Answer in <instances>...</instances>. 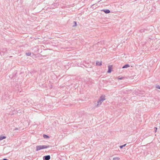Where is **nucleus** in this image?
<instances>
[{"label":"nucleus","instance_id":"nucleus-12","mask_svg":"<svg viewBox=\"0 0 160 160\" xmlns=\"http://www.w3.org/2000/svg\"><path fill=\"white\" fill-rule=\"evenodd\" d=\"M6 138V137L4 136H3V137H0V140H1L4 139H5Z\"/></svg>","mask_w":160,"mask_h":160},{"label":"nucleus","instance_id":"nucleus-1","mask_svg":"<svg viewBox=\"0 0 160 160\" xmlns=\"http://www.w3.org/2000/svg\"><path fill=\"white\" fill-rule=\"evenodd\" d=\"M49 147L48 146H45V145H39L37 146L36 147V151H38L41 149H46L48 148Z\"/></svg>","mask_w":160,"mask_h":160},{"label":"nucleus","instance_id":"nucleus-4","mask_svg":"<svg viewBox=\"0 0 160 160\" xmlns=\"http://www.w3.org/2000/svg\"><path fill=\"white\" fill-rule=\"evenodd\" d=\"M108 73H110L111 72V71H112V66H108Z\"/></svg>","mask_w":160,"mask_h":160},{"label":"nucleus","instance_id":"nucleus-2","mask_svg":"<svg viewBox=\"0 0 160 160\" xmlns=\"http://www.w3.org/2000/svg\"><path fill=\"white\" fill-rule=\"evenodd\" d=\"M96 65L100 66L102 65L101 61H97L96 62Z\"/></svg>","mask_w":160,"mask_h":160},{"label":"nucleus","instance_id":"nucleus-18","mask_svg":"<svg viewBox=\"0 0 160 160\" xmlns=\"http://www.w3.org/2000/svg\"><path fill=\"white\" fill-rule=\"evenodd\" d=\"M3 160H7L6 159H4Z\"/></svg>","mask_w":160,"mask_h":160},{"label":"nucleus","instance_id":"nucleus-5","mask_svg":"<svg viewBox=\"0 0 160 160\" xmlns=\"http://www.w3.org/2000/svg\"><path fill=\"white\" fill-rule=\"evenodd\" d=\"M105 99V96H101L100 98V100H102V101L103 102L104 100Z\"/></svg>","mask_w":160,"mask_h":160},{"label":"nucleus","instance_id":"nucleus-3","mask_svg":"<svg viewBox=\"0 0 160 160\" xmlns=\"http://www.w3.org/2000/svg\"><path fill=\"white\" fill-rule=\"evenodd\" d=\"M102 11H103L106 13H109L110 12V11L109 9H103Z\"/></svg>","mask_w":160,"mask_h":160},{"label":"nucleus","instance_id":"nucleus-11","mask_svg":"<svg viewBox=\"0 0 160 160\" xmlns=\"http://www.w3.org/2000/svg\"><path fill=\"white\" fill-rule=\"evenodd\" d=\"M25 54L27 56H30L31 54V53L30 52H26Z\"/></svg>","mask_w":160,"mask_h":160},{"label":"nucleus","instance_id":"nucleus-8","mask_svg":"<svg viewBox=\"0 0 160 160\" xmlns=\"http://www.w3.org/2000/svg\"><path fill=\"white\" fill-rule=\"evenodd\" d=\"M147 29H141V30H139V32H146V31H147Z\"/></svg>","mask_w":160,"mask_h":160},{"label":"nucleus","instance_id":"nucleus-17","mask_svg":"<svg viewBox=\"0 0 160 160\" xmlns=\"http://www.w3.org/2000/svg\"><path fill=\"white\" fill-rule=\"evenodd\" d=\"M43 137L44 138H48V136L46 135H44Z\"/></svg>","mask_w":160,"mask_h":160},{"label":"nucleus","instance_id":"nucleus-15","mask_svg":"<svg viewBox=\"0 0 160 160\" xmlns=\"http://www.w3.org/2000/svg\"><path fill=\"white\" fill-rule=\"evenodd\" d=\"M74 22V23H75L74 25H73V27H74V26H76L77 25V23H76V22Z\"/></svg>","mask_w":160,"mask_h":160},{"label":"nucleus","instance_id":"nucleus-7","mask_svg":"<svg viewBox=\"0 0 160 160\" xmlns=\"http://www.w3.org/2000/svg\"><path fill=\"white\" fill-rule=\"evenodd\" d=\"M50 158V157L49 155L46 156L45 157V160H49Z\"/></svg>","mask_w":160,"mask_h":160},{"label":"nucleus","instance_id":"nucleus-14","mask_svg":"<svg viewBox=\"0 0 160 160\" xmlns=\"http://www.w3.org/2000/svg\"><path fill=\"white\" fill-rule=\"evenodd\" d=\"M126 145V144H125L123 145L120 146V148H122V147L125 146Z\"/></svg>","mask_w":160,"mask_h":160},{"label":"nucleus","instance_id":"nucleus-16","mask_svg":"<svg viewBox=\"0 0 160 160\" xmlns=\"http://www.w3.org/2000/svg\"><path fill=\"white\" fill-rule=\"evenodd\" d=\"M156 88L160 89V86L159 85H158L156 86Z\"/></svg>","mask_w":160,"mask_h":160},{"label":"nucleus","instance_id":"nucleus-10","mask_svg":"<svg viewBox=\"0 0 160 160\" xmlns=\"http://www.w3.org/2000/svg\"><path fill=\"white\" fill-rule=\"evenodd\" d=\"M129 67V66L127 64V65H125L124 66H123L122 68H127L128 67Z\"/></svg>","mask_w":160,"mask_h":160},{"label":"nucleus","instance_id":"nucleus-19","mask_svg":"<svg viewBox=\"0 0 160 160\" xmlns=\"http://www.w3.org/2000/svg\"><path fill=\"white\" fill-rule=\"evenodd\" d=\"M115 59V58H113V59Z\"/></svg>","mask_w":160,"mask_h":160},{"label":"nucleus","instance_id":"nucleus-9","mask_svg":"<svg viewBox=\"0 0 160 160\" xmlns=\"http://www.w3.org/2000/svg\"><path fill=\"white\" fill-rule=\"evenodd\" d=\"M102 100H99V101L98 102V104L97 105V107L98 106H99L100 105L102 102Z\"/></svg>","mask_w":160,"mask_h":160},{"label":"nucleus","instance_id":"nucleus-6","mask_svg":"<svg viewBox=\"0 0 160 160\" xmlns=\"http://www.w3.org/2000/svg\"><path fill=\"white\" fill-rule=\"evenodd\" d=\"M52 5L54 6V7H52L53 8H56L59 5V3H55Z\"/></svg>","mask_w":160,"mask_h":160},{"label":"nucleus","instance_id":"nucleus-13","mask_svg":"<svg viewBox=\"0 0 160 160\" xmlns=\"http://www.w3.org/2000/svg\"><path fill=\"white\" fill-rule=\"evenodd\" d=\"M120 158L118 157H116L113 158V160H119Z\"/></svg>","mask_w":160,"mask_h":160}]
</instances>
